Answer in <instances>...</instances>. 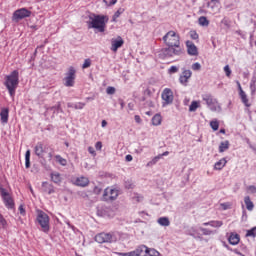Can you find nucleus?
<instances>
[{
  "instance_id": "55",
  "label": "nucleus",
  "mask_w": 256,
  "mask_h": 256,
  "mask_svg": "<svg viewBox=\"0 0 256 256\" xmlns=\"http://www.w3.org/2000/svg\"><path fill=\"white\" fill-rule=\"evenodd\" d=\"M101 191H103V189H101V187L95 186L93 189V193H95V195H101Z\"/></svg>"
},
{
  "instance_id": "62",
  "label": "nucleus",
  "mask_w": 256,
  "mask_h": 256,
  "mask_svg": "<svg viewBox=\"0 0 256 256\" xmlns=\"http://www.w3.org/2000/svg\"><path fill=\"white\" fill-rule=\"evenodd\" d=\"M242 220L247 221V211L246 210H243V212H242Z\"/></svg>"
},
{
  "instance_id": "26",
  "label": "nucleus",
  "mask_w": 256,
  "mask_h": 256,
  "mask_svg": "<svg viewBox=\"0 0 256 256\" xmlns=\"http://www.w3.org/2000/svg\"><path fill=\"white\" fill-rule=\"evenodd\" d=\"M163 120V118L161 117V114H155L152 117V125H154L155 127L159 126L161 124V121Z\"/></svg>"
},
{
  "instance_id": "8",
  "label": "nucleus",
  "mask_w": 256,
  "mask_h": 256,
  "mask_svg": "<svg viewBox=\"0 0 256 256\" xmlns=\"http://www.w3.org/2000/svg\"><path fill=\"white\" fill-rule=\"evenodd\" d=\"M76 77H77V70L75 69V67L70 66L68 68V71L66 72V76L64 77L65 87H74Z\"/></svg>"
},
{
  "instance_id": "27",
  "label": "nucleus",
  "mask_w": 256,
  "mask_h": 256,
  "mask_svg": "<svg viewBox=\"0 0 256 256\" xmlns=\"http://www.w3.org/2000/svg\"><path fill=\"white\" fill-rule=\"evenodd\" d=\"M229 140H225L223 142L220 143L219 145V153H225V151H227V149H229Z\"/></svg>"
},
{
  "instance_id": "24",
  "label": "nucleus",
  "mask_w": 256,
  "mask_h": 256,
  "mask_svg": "<svg viewBox=\"0 0 256 256\" xmlns=\"http://www.w3.org/2000/svg\"><path fill=\"white\" fill-rule=\"evenodd\" d=\"M244 203H245L246 209L248 211H253V209L255 208V204H253V201H251V197H249V196H246L244 198Z\"/></svg>"
},
{
  "instance_id": "43",
  "label": "nucleus",
  "mask_w": 256,
  "mask_h": 256,
  "mask_svg": "<svg viewBox=\"0 0 256 256\" xmlns=\"http://www.w3.org/2000/svg\"><path fill=\"white\" fill-rule=\"evenodd\" d=\"M147 255H149V256H159V251H157L153 248H148Z\"/></svg>"
},
{
  "instance_id": "9",
  "label": "nucleus",
  "mask_w": 256,
  "mask_h": 256,
  "mask_svg": "<svg viewBox=\"0 0 256 256\" xmlns=\"http://www.w3.org/2000/svg\"><path fill=\"white\" fill-rule=\"evenodd\" d=\"M119 197V190L117 188H106L104 190L102 199L103 201H115Z\"/></svg>"
},
{
  "instance_id": "56",
  "label": "nucleus",
  "mask_w": 256,
  "mask_h": 256,
  "mask_svg": "<svg viewBox=\"0 0 256 256\" xmlns=\"http://www.w3.org/2000/svg\"><path fill=\"white\" fill-rule=\"evenodd\" d=\"M251 95H255L256 92V84H250Z\"/></svg>"
},
{
  "instance_id": "53",
  "label": "nucleus",
  "mask_w": 256,
  "mask_h": 256,
  "mask_svg": "<svg viewBox=\"0 0 256 256\" xmlns=\"http://www.w3.org/2000/svg\"><path fill=\"white\" fill-rule=\"evenodd\" d=\"M95 149L96 151H101L103 149V143L101 141L96 142Z\"/></svg>"
},
{
  "instance_id": "12",
  "label": "nucleus",
  "mask_w": 256,
  "mask_h": 256,
  "mask_svg": "<svg viewBox=\"0 0 256 256\" xmlns=\"http://www.w3.org/2000/svg\"><path fill=\"white\" fill-rule=\"evenodd\" d=\"M186 47L187 53L191 57H197V55H199V50L197 49V46L191 40L186 41Z\"/></svg>"
},
{
  "instance_id": "39",
  "label": "nucleus",
  "mask_w": 256,
  "mask_h": 256,
  "mask_svg": "<svg viewBox=\"0 0 256 256\" xmlns=\"http://www.w3.org/2000/svg\"><path fill=\"white\" fill-rule=\"evenodd\" d=\"M125 189H133L135 187V184H133L132 180H126L124 182Z\"/></svg>"
},
{
  "instance_id": "36",
  "label": "nucleus",
  "mask_w": 256,
  "mask_h": 256,
  "mask_svg": "<svg viewBox=\"0 0 256 256\" xmlns=\"http://www.w3.org/2000/svg\"><path fill=\"white\" fill-rule=\"evenodd\" d=\"M163 155H158L156 157H154L150 162H148V167H150L151 165H156L160 159H162Z\"/></svg>"
},
{
  "instance_id": "61",
  "label": "nucleus",
  "mask_w": 256,
  "mask_h": 256,
  "mask_svg": "<svg viewBox=\"0 0 256 256\" xmlns=\"http://www.w3.org/2000/svg\"><path fill=\"white\" fill-rule=\"evenodd\" d=\"M18 209L20 211V215H25V208L23 207V205H20Z\"/></svg>"
},
{
  "instance_id": "2",
  "label": "nucleus",
  "mask_w": 256,
  "mask_h": 256,
  "mask_svg": "<svg viewBox=\"0 0 256 256\" xmlns=\"http://www.w3.org/2000/svg\"><path fill=\"white\" fill-rule=\"evenodd\" d=\"M108 23L109 16L95 13L90 14L89 21H87L88 29H96L99 33H105Z\"/></svg>"
},
{
  "instance_id": "50",
  "label": "nucleus",
  "mask_w": 256,
  "mask_h": 256,
  "mask_svg": "<svg viewBox=\"0 0 256 256\" xmlns=\"http://www.w3.org/2000/svg\"><path fill=\"white\" fill-rule=\"evenodd\" d=\"M182 75H184L188 79H191V75H193V72H191V70H184L182 72Z\"/></svg>"
},
{
  "instance_id": "63",
  "label": "nucleus",
  "mask_w": 256,
  "mask_h": 256,
  "mask_svg": "<svg viewBox=\"0 0 256 256\" xmlns=\"http://www.w3.org/2000/svg\"><path fill=\"white\" fill-rule=\"evenodd\" d=\"M139 254H137V251L134 250V251H131V252H128V256H138Z\"/></svg>"
},
{
  "instance_id": "20",
  "label": "nucleus",
  "mask_w": 256,
  "mask_h": 256,
  "mask_svg": "<svg viewBox=\"0 0 256 256\" xmlns=\"http://www.w3.org/2000/svg\"><path fill=\"white\" fill-rule=\"evenodd\" d=\"M203 225H204V227H208V225H209L210 227L219 228L223 225V221L212 220V221H209V222H204Z\"/></svg>"
},
{
  "instance_id": "1",
  "label": "nucleus",
  "mask_w": 256,
  "mask_h": 256,
  "mask_svg": "<svg viewBox=\"0 0 256 256\" xmlns=\"http://www.w3.org/2000/svg\"><path fill=\"white\" fill-rule=\"evenodd\" d=\"M162 41L167 47L160 50V59H171V57H179V55H183V48H181V37L179 34H176L175 31H168L163 36Z\"/></svg>"
},
{
  "instance_id": "19",
  "label": "nucleus",
  "mask_w": 256,
  "mask_h": 256,
  "mask_svg": "<svg viewBox=\"0 0 256 256\" xmlns=\"http://www.w3.org/2000/svg\"><path fill=\"white\" fill-rule=\"evenodd\" d=\"M35 155L42 159L43 153H45V150L43 149V144L42 142H38L36 146L34 147Z\"/></svg>"
},
{
  "instance_id": "54",
  "label": "nucleus",
  "mask_w": 256,
  "mask_h": 256,
  "mask_svg": "<svg viewBox=\"0 0 256 256\" xmlns=\"http://www.w3.org/2000/svg\"><path fill=\"white\" fill-rule=\"evenodd\" d=\"M83 107H85V103L83 102H78L74 104V109H83Z\"/></svg>"
},
{
  "instance_id": "7",
  "label": "nucleus",
  "mask_w": 256,
  "mask_h": 256,
  "mask_svg": "<svg viewBox=\"0 0 256 256\" xmlns=\"http://www.w3.org/2000/svg\"><path fill=\"white\" fill-rule=\"evenodd\" d=\"M0 195L4 202L5 207L8 209H15V201L7 191V189L3 188V185L0 184Z\"/></svg>"
},
{
  "instance_id": "17",
  "label": "nucleus",
  "mask_w": 256,
  "mask_h": 256,
  "mask_svg": "<svg viewBox=\"0 0 256 256\" xmlns=\"http://www.w3.org/2000/svg\"><path fill=\"white\" fill-rule=\"evenodd\" d=\"M228 241L230 245H239L241 237L237 233H231L230 236L228 237Z\"/></svg>"
},
{
  "instance_id": "46",
  "label": "nucleus",
  "mask_w": 256,
  "mask_h": 256,
  "mask_svg": "<svg viewBox=\"0 0 256 256\" xmlns=\"http://www.w3.org/2000/svg\"><path fill=\"white\" fill-rule=\"evenodd\" d=\"M106 93H107V95H115V87H113V86H108V87L106 88Z\"/></svg>"
},
{
  "instance_id": "48",
  "label": "nucleus",
  "mask_w": 256,
  "mask_h": 256,
  "mask_svg": "<svg viewBox=\"0 0 256 256\" xmlns=\"http://www.w3.org/2000/svg\"><path fill=\"white\" fill-rule=\"evenodd\" d=\"M220 206L223 209V211H227V209H231V203L229 202L221 203Z\"/></svg>"
},
{
  "instance_id": "32",
  "label": "nucleus",
  "mask_w": 256,
  "mask_h": 256,
  "mask_svg": "<svg viewBox=\"0 0 256 256\" xmlns=\"http://www.w3.org/2000/svg\"><path fill=\"white\" fill-rule=\"evenodd\" d=\"M49 110L53 111V113H63V109H61V102H58L57 105L50 107Z\"/></svg>"
},
{
  "instance_id": "13",
  "label": "nucleus",
  "mask_w": 256,
  "mask_h": 256,
  "mask_svg": "<svg viewBox=\"0 0 256 256\" xmlns=\"http://www.w3.org/2000/svg\"><path fill=\"white\" fill-rule=\"evenodd\" d=\"M203 101L206 102V105L211 111H217V106L215 105L217 103V100L213 99V96H211L210 94H206L203 96Z\"/></svg>"
},
{
  "instance_id": "42",
  "label": "nucleus",
  "mask_w": 256,
  "mask_h": 256,
  "mask_svg": "<svg viewBox=\"0 0 256 256\" xmlns=\"http://www.w3.org/2000/svg\"><path fill=\"white\" fill-rule=\"evenodd\" d=\"M189 34H190V38L193 39L194 41H197V39H199V34L197 33V31L191 30Z\"/></svg>"
},
{
  "instance_id": "51",
  "label": "nucleus",
  "mask_w": 256,
  "mask_h": 256,
  "mask_svg": "<svg viewBox=\"0 0 256 256\" xmlns=\"http://www.w3.org/2000/svg\"><path fill=\"white\" fill-rule=\"evenodd\" d=\"M224 72L226 74V77H231V68L229 67V65H226L224 67Z\"/></svg>"
},
{
  "instance_id": "31",
  "label": "nucleus",
  "mask_w": 256,
  "mask_h": 256,
  "mask_svg": "<svg viewBox=\"0 0 256 256\" xmlns=\"http://www.w3.org/2000/svg\"><path fill=\"white\" fill-rule=\"evenodd\" d=\"M198 23L201 25V27H209V19H207L205 16H201L198 19Z\"/></svg>"
},
{
  "instance_id": "28",
  "label": "nucleus",
  "mask_w": 256,
  "mask_h": 256,
  "mask_svg": "<svg viewBox=\"0 0 256 256\" xmlns=\"http://www.w3.org/2000/svg\"><path fill=\"white\" fill-rule=\"evenodd\" d=\"M25 167L26 169L31 167V150H27L25 153Z\"/></svg>"
},
{
  "instance_id": "23",
  "label": "nucleus",
  "mask_w": 256,
  "mask_h": 256,
  "mask_svg": "<svg viewBox=\"0 0 256 256\" xmlns=\"http://www.w3.org/2000/svg\"><path fill=\"white\" fill-rule=\"evenodd\" d=\"M76 185L78 187H87V185H89V179H87L86 177L77 178Z\"/></svg>"
},
{
  "instance_id": "47",
  "label": "nucleus",
  "mask_w": 256,
  "mask_h": 256,
  "mask_svg": "<svg viewBox=\"0 0 256 256\" xmlns=\"http://www.w3.org/2000/svg\"><path fill=\"white\" fill-rule=\"evenodd\" d=\"M103 2L105 3V5L107 7H113V5H115L117 3V0H103Z\"/></svg>"
},
{
  "instance_id": "10",
  "label": "nucleus",
  "mask_w": 256,
  "mask_h": 256,
  "mask_svg": "<svg viewBox=\"0 0 256 256\" xmlns=\"http://www.w3.org/2000/svg\"><path fill=\"white\" fill-rule=\"evenodd\" d=\"M163 107L173 103V91L170 88H165L162 92Z\"/></svg>"
},
{
  "instance_id": "5",
  "label": "nucleus",
  "mask_w": 256,
  "mask_h": 256,
  "mask_svg": "<svg viewBox=\"0 0 256 256\" xmlns=\"http://www.w3.org/2000/svg\"><path fill=\"white\" fill-rule=\"evenodd\" d=\"M36 221L40 224V227L42 228V231L44 233H49V215L45 213L44 211L40 210L38 212Z\"/></svg>"
},
{
  "instance_id": "16",
  "label": "nucleus",
  "mask_w": 256,
  "mask_h": 256,
  "mask_svg": "<svg viewBox=\"0 0 256 256\" xmlns=\"http://www.w3.org/2000/svg\"><path fill=\"white\" fill-rule=\"evenodd\" d=\"M42 189L44 193H48V195H53V193H55V187L47 181L42 182Z\"/></svg>"
},
{
  "instance_id": "4",
  "label": "nucleus",
  "mask_w": 256,
  "mask_h": 256,
  "mask_svg": "<svg viewBox=\"0 0 256 256\" xmlns=\"http://www.w3.org/2000/svg\"><path fill=\"white\" fill-rule=\"evenodd\" d=\"M96 243H117V236L115 232H102L95 236Z\"/></svg>"
},
{
  "instance_id": "64",
  "label": "nucleus",
  "mask_w": 256,
  "mask_h": 256,
  "mask_svg": "<svg viewBox=\"0 0 256 256\" xmlns=\"http://www.w3.org/2000/svg\"><path fill=\"white\" fill-rule=\"evenodd\" d=\"M250 85H256V77L255 76L252 77Z\"/></svg>"
},
{
  "instance_id": "37",
  "label": "nucleus",
  "mask_w": 256,
  "mask_h": 256,
  "mask_svg": "<svg viewBox=\"0 0 256 256\" xmlns=\"http://www.w3.org/2000/svg\"><path fill=\"white\" fill-rule=\"evenodd\" d=\"M246 237H256V226L247 230Z\"/></svg>"
},
{
  "instance_id": "38",
  "label": "nucleus",
  "mask_w": 256,
  "mask_h": 256,
  "mask_svg": "<svg viewBox=\"0 0 256 256\" xmlns=\"http://www.w3.org/2000/svg\"><path fill=\"white\" fill-rule=\"evenodd\" d=\"M56 159H57L58 163H60V165H62V167H65L67 165V159L61 157V155H57Z\"/></svg>"
},
{
  "instance_id": "45",
  "label": "nucleus",
  "mask_w": 256,
  "mask_h": 256,
  "mask_svg": "<svg viewBox=\"0 0 256 256\" xmlns=\"http://www.w3.org/2000/svg\"><path fill=\"white\" fill-rule=\"evenodd\" d=\"M89 67H91V59H85L83 65H82V69H89Z\"/></svg>"
},
{
  "instance_id": "14",
  "label": "nucleus",
  "mask_w": 256,
  "mask_h": 256,
  "mask_svg": "<svg viewBox=\"0 0 256 256\" xmlns=\"http://www.w3.org/2000/svg\"><path fill=\"white\" fill-rule=\"evenodd\" d=\"M238 89H239V95L242 103L245 105V107H251V104L249 103V99L247 98V94L245 91H243V88L241 87V83L237 81Z\"/></svg>"
},
{
  "instance_id": "60",
  "label": "nucleus",
  "mask_w": 256,
  "mask_h": 256,
  "mask_svg": "<svg viewBox=\"0 0 256 256\" xmlns=\"http://www.w3.org/2000/svg\"><path fill=\"white\" fill-rule=\"evenodd\" d=\"M248 190L250 191V193H256V186L250 185V186L248 187Z\"/></svg>"
},
{
  "instance_id": "6",
  "label": "nucleus",
  "mask_w": 256,
  "mask_h": 256,
  "mask_svg": "<svg viewBox=\"0 0 256 256\" xmlns=\"http://www.w3.org/2000/svg\"><path fill=\"white\" fill-rule=\"evenodd\" d=\"M33 15V12H31L27 8H20L13 12L12 14V21H15V23H19V21H22V19H27L28 17H31Z\"/></svg>"
},
{
  "instance_id": "30",
  "label": "nucleus",
  "mask_w": 256,
  "mask_h": 256,
  "mask_svg": "<svg viewBox=\"0 0 256 256\" xmlns=\"http://www.w3.org/2000/svg\"><path fill=\"white\" fill-rule=\"evenodd\" d=\"M123 13H125V8H119L112 16V21L115 23Z\"/></svg>"
},
{
  "instance_id": "40",
  "label": "nucleus",
  "mask_w": 256,
  "mask_h": 256,
  "mask_svg": "<svg viewBox=\"0 0 256 256\" xmlns=\"http://www.w3.org/2000/svg\"><path fill=\"white\" fill-rule=\"evenodd\" d=\"M210 127L213 131H219V121H211Z\"/></svg>"
},
{
  "instance_id": "49",
  "label": "nucleus",
  "mask_w": 256,
  "mask_h": 256,
  "mask_svg": "<svg viewBox=\"0 0 256 256\" xmlns=\"http://www.w3.org/2000/svg\"><path fill=\"white\" fill-rule=\"evenodd\" d=\"M192 70L201 71V64L199 62H195L194 64H192Z\"/></svg>"
},
{
  "instance_id": "22",
  "label": "nucleus",
  "mask_w": 256,
  "mask_h": 256,
  "mask_svg": "<svg viewBox=\"0 0 256 256\" xmlns=\"http://www.w3.org/2000/svg\"><path fill=\"white\" fill-rule=\"evenodd\" d=\"M225 165H227V160L225 158H222L214 164V169L216 171H221V169H223V167H225Z\"/></svg>"
},
{
  "instance_id": "3",
  "label": "nucleus",
  "mask_w": 256,
  "mask_h": 256,
  "mask_svg": "<svg viewBox=\"0 0 256 256\" xmlns=\"http://www.w3.org/2000/svg\"><path fill=\"white\" fill-rule=\"evenodd\" d=\"M4 85L9 92L10 97H15V91H17V87H19V70H14L7 75Z\"/></svg>"
},
{
  "instance_id": "58",
  "label": "nucleus",
  "mask_w": 256,
  "mask_h": 256,
  "mask_svg": "<svg viewBox=\"0 0 256 256\" xmlns=\"http://www.w3.org/2000/svg\"><path fill=\"white\" fill-rule=\"evenodd\" d=\"M125 161H127V163H130V161H133V156L131 154H127L125 156Z\"/></svg>"
},
{
  "instance_id": "18",
  "label": "nucleus",
  "mask_w": 256,
  "mask_h": 256,
  "mask_svg": "<svg viewBox=\"0 0 256 256\" xmlns=\"http://www.w3.org/2000/svg\"><path fill=\"white\" fill-rule=\"evenodd\" d=\"M1 123L9 122V108H3L0 112Z\"/></svg>"
},
{
  "instance_id": "44",
  "label": "nucleus",
  "mask_w": 256,
  "mask_h": 256,
  "mask_svg": "<svg viewBox=\"0 0 256 256\" xmlns=\"http://www.w3.org/2000/svg\"><path fill=\"white\" fill-rule=\"evenodd\" d=\"M221 2L219 0H211L210 2H208V7H211L212 9L214 7H217V5H219Z\"/></svg>"
},
{
  "instance_id": "59",
  "label": "nucleus",
  "mask_w": 256,
  "mask_h": 256,
  "mask_svg": "<svg viewBox=\"0 0 256 256\" xmlns=\"http://www.w3.org/2000/svg\"><path fill=\"white\" fill-rule=\"evenodd\" d=\"M88 152L90 153V155H97V153H95V148H93V147H88Z\"/></svg>"
},
{
  "instance_id": "33",
  "label": "nucleus",
  "mask_w": 256,
  "mask_h": 256,
  "mask_svg": "<svg viewBox=\"0 0 256 256\" xmlns=\"http://www.w3.org/2000/svg\"><path fill=\"white\" fill-rule=\"evenodd\" d=\"M221 23L223 26L226 27V29H231V20L227 17H224L222 20H221Z\"/></svg>"
},
{
  "instance_id": "57",
  "label": "nucleus",
  "mask_w": 256,
  "mask_h": 256,
  "mask_svg": "<svg viewBox=\"0 0 256 256\" xmlns=\"http://www.w3.org/2000/svg\"><path fill=\"white\" fill-rule=\"evenodd\" d=\"M134 120H135V122L138 123V124L143 123V120L141 119V116H139V115H135V116H134Z\"/></svg>"
},
{
  "instance_id": "15",
  "label": "nucleus",
  "mask_w": 256,
  "mask_h": 256,
  "mask_svg": "<svg viewBox=\"0 0 256 256\" xmlns=\"http://www.w3.org/2000/svg\"><path fill=\"white\" fill-rule=\"evenodd\" d=\"M50 179L53 183H55V185H61V183H63V177H61L59 172H51Z\"/></svg>"
},
{
  "instance_id": "25",
  "label": "nucleus",
  "mask_w": 256,
  "mask_h": 256,
  "mask_svg": "<svg viewBox=\"0 0 256 256\" xmlns=\"http://www.w3.org/2000/svg\"><path fill=\"white\" fill-rule=\"evenodd\" d=\"M157 223L160 224L161 227H169L171 225V221H169L168 217L158 218Z\"/></svg>"
},
{
  "instance_id": "21",
  "label": "nucleus",
  "mask_w": 256,
  "mask_h": 256,
  "mask_svg": "<svg viewBox=\"0 0 256 256\" xmlns=\"http://www.w3.org/2000/svg\"><path fill=\"white\" fill-rule=\"evenodd\" d=\"M135 251H136V255H138V256H147L149 248L145 245H142V246L138 247Z\"/></svg>"
},
{
  "instance_id": "35",
  "label": "nucleus",
  "mask_w": 256,
  "mask_h": 256,
  "mask_svg": "<svg viewBox=\"0 0 256 256\" xmlns=\"http://www.w3.org/2000/svg\"><path fill=\"white\" fill-rule=\"evenodd\" d=\"M179 82L181 85H184V87H187V83H189V78L187 76H184L183 74L179 77Z\"/></svg>"
},
{
  "instance_id": "52",
  "label": "nucleus",
  "mask_w": 256,
  "mask_h": 256,
  "mask_svg": "<svg viewBox=\"0 0 256 256\" xmlns=\"http://www.w3.org/2000/svg\"><path fill=\"white\" fill-rule=\"evenodd\" d=\"M177 71H179V68L177 66H171L168 70V73L173 74L177 73Z\"/></svg>"
},
{
  "instance_id": "29",
  "label": "nucleus",
  "mask_w": 256,
  "mask_h": 256,
  "mask_svg": "<svg viewBox=\"0 0 256 256\" xmlns=\"http://www.w3.org/2000/svg\"><path fill=\"white\" fill-rule=\"evenodd\" d=\"M199 107H201V104L199 103V101H192L190 106H189V111L190 113H194V111H197V109H199Z\"/></svg>"
},
{
  "instance_id": "34",
  "label": "nucleus",
  "mask_w": 256,
  "mask_h": 256,
  "mask_svg": "<svg viewBox=\"0 0 256 256\" xmlns=\"http://www.w3.org/2000/svg\"><path fill=\"white\" fill-rule=\"evenodd\" d=\"M7 220L5 219V217L3 216V214L0 213V227L2 229H7Z\"/></svg>"
},
{
  "instance_id": "41",
  "label": "nucleus",
  "mask_w": 256,
  "mask_h": 256,
  "mask_svg": "<svg viewBox=\"0 0 256 256\" xmlns=\"http://www.w3.org/2000/svg\"><path fill=\"white\" fill-rule=\"evenodd\" d=\"M200 231L203 233V235H214L215 233V231L203 227H200Z\"/></svg>"
},
{
  "instance_id": "11",
  "label": "nucleus",
  "mask_w": 256,
  "mask_h": 256,
  "mask_svg": "<svg viewBox=\"0 0 256 256\" xmlns=\"http://www.w3.org/2000/svg\"><path fill=\"white\" fill-rule=\"evenodd\" d=\"M125 45V40L121 36H117V38H112L111 39V51L114 53H117L119 49H121V46Z\"/></svg>"
}]
</instances>
